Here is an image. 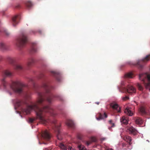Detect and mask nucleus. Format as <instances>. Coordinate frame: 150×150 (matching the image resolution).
I'll use <instances>...</instances> for the list:
<instances>
[{"label": "nucleus", "instance_id": "1", "mask_svg": "<svg viewBox=\"0 0 150 150\" xmlns=\"http://www.w3.org/2000/svg\"><path fill=\"white\" fill-rule=\"evenodd\" d=\"M42 87L45 90V93H38V98L35 102L29 105L26 100H19L17 101L16 103L19 107H22L24 105L26 106V108H22V111L26 115L30 114L32 110H34L36 113L37 118L39 119L43 123H45L47 120L44 112H48L53 117L56 115L57 114L51 106L47 105L40 108V106L43 105L45 99L49 103H51L53 101L54 98L62 102L64 101V99L60 95H53L50 93V90L52 87L48 82L44 83Z\"/></svg>", "mask_w": 150, "mask_h": 150}, {"label": "nucleus", "instance_id": "2", "mask_svg": "<svg viewBox=\"0 0 150 150\" xmlns=\"http://www.w3.org/2000/svg\"><path fill=\"white\" fill-rule=\"evenodd\" d=\"M46 120L47 122L45 123H43L40 120L41 122L44 124L46 125L47 123L50 122L52 124L53 129L55 131L57 134V137L58 139L59 140H61L62 139V134L60 131V125L57 123V120L55 119H54L53 120H50L49 119H47L46 118Z\"/></svg>", "mask_w": 150, "mask_h": 150}, {"label": "nucleus", "instance_id": "3", "mask_svg": "<svg viewBox=\"0 0 150 150\" xmlns=\"http://www.w3.org/2000/svg\"><path fill=\"white\" fill-rule=\"evenodd\" d=\"M25 86L22 82L18 81L13 82L10 85V88L14 92L19 94L23 92V88Z\"/></svg>", "mask_w": 150, "mask_h": 150}, {"label": "nucleus", "instance_id": "4", "mask_svg": "<svg viewBox=\"0 0 150 150\" xmlns=\"http://www.w3.org/2000/svg\"><path fill=\"white\" fill-rule=\"evenodd\" d=\"M139 79L146 88L149 89L150 91V75L147 73L141 74L139 75Z\"/></svg>", "mask_w": 150, "mask_h": 150}, {"label": "nucleus", "instance_id": "5", "mask_svg": "<svg viewBox=\"0 0 150 150\" xmlns=\"http://www.w3.org/2000/svg\"><path fill=\"white\" fill-rule=\"evenodd\" d=\"M149 60H150V54L146 55L143 59L138 60L136 64H132L135 65L139 69L142 70L144 68L145 64Z\"/></svg>", "mask_w": 150, "mask_h": 150}, {"label": "nucleus", "instance_id": "6", "mask_svg": "<svg viewBox=\"0 0 150 150\" xmlns=\"http://www.w3.org/2000/svg\"><path fill=\"white\" fill-rule=\"evenodd\" d=\"M27 42V38L25 34L23 33L17 38L16 42V45L19 48L24 47Z\"/></svg>", "mask_w": 150, "mask_h": 150}, {"label": "nucleus", "instance_id": "7", "mask_svg": "<svg viewBox=\"0 0 150 150\" xmlns=\"http://www.w3.org/2000/svg\"><path fill=\"white\" fill-rule=\"evenodd\" d=\"M2 75L4 78L2 79L1 82L4 88H6L8 83L6 81L5 78L7 77H11L12 75V74L8 71L6 70L3 72Z\"/></svg>", "mask_w": 150, "mask_h": 150}, {"label": "nucleus", "instance_id": "8", "mask_svg": "<svg viewBox=\"0 0 150 150\" xmlns=\"http://www.w3.org/2000/svg\"><path fill=\"white\" fill-rule=\"evenodd\" d=\"M42 138L43 140L47 142H43L42 143L44 144H47L48 143L50 142V140L51 138V136L48 132V131L46 130L43 132L42 134H41Z\"/></svg>", "mask_w": 150, "mask_h": 150}, {"label": "nucleus", "instance_id": "9", "mask_svg": "<svg viewBox=\"0 0 150 150\" xmlns=\"http://www.w3.org/2000/svg\"><path fill=\"white\" fill-rule=\"evenodd\" d=\"M20 19V16L19 15H16L12 18V22L13 26H15L19 22Z\"/></svg>", "mask_w": 150, "mask_h": 150}, {"label": "nucleus", "instance_id": "10", "mask_svg": "<svg viewBox=\"0 0 150 150\" xmlns=\"http://www.w3.org/2000/svg\"><path fill=\"white\" fill-rule=\"evenodd\" d=\"M110 106L112 108L115 112H120V108L117 103H112L110 104Z\"/></svg>", "mask_w": 150, "mask_h": 150}, {"label": "nucleus", "instance_id": "11", "mask_svg": "<svg viewBox=\"0 0 150 150\" xmlns=\"http://www.w3.org/2000/svg\"><path fill=\"white\" fill-rule=\"evenodd\" d=\"M59 146L62 150H73L71 146H66L62 143H60L59 144Z\"/></svg>", "mask_w": 150, "mask_h": 150}, {"label": "nucleus", "instance_id": "12", "mask_svg": "<svg viewBox=\"0 0 150 150\" xmlns=\"http://www.w3.org/2000/svg\"><path fill=\"white\" fill-rule=\"evenodd\" d=\"M51 73L56 78V79L58 81H60V76L59 73L52 71H51Z\"/></svg>", "mask_w": 150, "mask_h": 150}, {"label": "nucleus", "instance_id": "13", "mask_svg": "<svg viewBox=\"0 0 150 150\" xmlns=\"http://www.w3.org/2000/svg\"><path fill=\"white\" fill-rule=\"evenodd\" d=\"M66 124L69 127L74 128L75 127L74 124L73 122L71 120H68L67 121Z\"/></svg>", "mask_w": 150, "mask_h": 150}, {"label": "nucleus", "instance_id": "14", "mask_svg": "<svg viewBox=\"0 0 150 150\" xmlns=\"http://www.w3.org/2000/svg\"><path fill=\"white\" fill-rule=\"evenodd\" d=\"M133 120L137 124L141 125L143 122V120L140 118L135 117L133 118Z\"/></svg>", "mask_w": 150, "mask_h": 150}, {"label": "nucleus", "instance_id": "15", "mask_svg": "<svg viewBox=\"0 0 150 150\" xmlns=\"http://www.w3.org/2000/svg\"><path fill=\"white\" fill-rule=\"evenodd\" d=\"M35 62V61L34 59L32 57L28 58L27 60V65L29 67L32 66Z\"/></svg>", "mask_w": 150, "mask_h": 150}, {"label": "nucleus", "instance_id": "16", "mask_svg": "<svg viewBox=\"0 0 150 150\" xmlns=\"http://www.w3.org/2000/svg\"><path fill=\"white\" fill-rule=\"evenodd\" d=\"M8 46L5 43L1 42H0V48L3 50H5L7 49Z\"/></svg>", "mask_w": 150, "mask_h": 150}, {"label": "nucleus", "instance_id": "17", "mask_svg": "<svg viewBox=\"0 0 150 150\" xmlns=\"http://www.w3.org/2000/svg\"><path fill=\"white\" fill-rule=\"evenodd\" d=\"M139 111L140 113L142 115H145L146 114L145 108L144 106H141L139 109Z\"/></svg>", "mask_w": 150, "mask_h": 150}, {"label": "nucleus", "instance_id": "18", "mask_svg": "<svg viewBox=\"0 0 150 150\" xmlns=\"http://www.w3.org/2000/svg\"><path fill=\"white\" fill-rule=\"evenodd\" d=\"M8 61L11 64H13L16 62V59L14 58L8 57L7 58Z\"/></svg>", "mask_w": 150, "mask_h": 150}, {"label": "nucleus", "instance_id": "19", "mask_svg": "<svg viewBox=\"0 0 150 150\" xmlns=\"http://www.w3.org/2000/svg\"><path fill=\"white\" fill-rule=\"evenodd\" d=\"M120 122L126 125L128 123V120L125 116L122 117L120 118Z\"/></svg>", "mask_w": 150, "mask_h": 150}, {"label": "nucleus", "instance_id": "20", "mask_svg": "<svg viewBox=\"0 0 150 150\" xmlns=\"http://www.w3.org/2000/svg\"><path fill=\"white\" fill-rule=\"evenodd\" d=\"M125 112L129 116H131V111L130 108L127 107L125 110Z\"/></svg>", "mask_w": 150, "mask_h": 150}, {"label": "nucleus", "instance_id": "21", "mask_svg": "<svg viewBox=\"0 0 150 150\" xmlns=\"http://www.w3.org/2000/svg\"><path fill=\"white\" fill-rule=\"evenodd\" d=\"M107 117V115L106 113L105 112L103 115H102L100 113L99 114V118H97L98 120H99L100 119H103L105 118H106Z\"/></svg>", "mask_w": 150, "mask_h": 150}, {"label": "nucleus", "instance_id": "22", "mask_svg": "<svg viewBox=\"0 0 150 150\" xmlns=\"http://www.w3.org/2000/svg\"><path fill=\"white\" fill-rule=\"evenodd\" d=\"M125 78L127 79V81L129 82V80L131 78V72L127 73L125 74Z\"/></svg>", "mask_w": 150, "mask_h": 150}, {"label": "nucleus", "instance_id": "23", "mask_svg": "<svg viewBox=\"0 0 150 150\" xmlns=\"http://www.w3.org/2000/svg\"><path fill=\"white\" fill-rule=\"evenodd\" d=\"M125 140L126 141L129 145H131V137L129 136H126L125 138Z\"/></svg>", "mask_w": 150, "mask_h": 150}, {"label": "nucleus", "instance_id": "24", "mask_svg": "<svg viewBox=\"0 0 150 150\" xmlns=\"http://www.w3.org/2000/svg\"><path fill=\"white\" fill-rule=\"evenodd\" d=\"M109 122L111 126L108 127V128L109 130H112V128L114 127L115 126V124L114 123H112V120H109Z\"/></svg>", "mask_w": 150, "mask_h": 150}, {"label": "nucleus", "instance_id": "25", "mask_svg": "<svg viewBox=\"0 0 150 150\" xmlns=\"http://www.w3.org/2000/svg\"><path fill=\"white\" fill-rule=\"evenodd\" d=\"M35 44H33V46L31 48V49L30 50V52L31 53H35L37 52V49L35 47Z\"/></svg>", "mask_w": 150, "mask_h": 150}, {"label": "nucleus", "instance_id": "26", "mask_svg": "<svg viewBox=\"0 0 150 150\" xmlns=\"http://www.w3.org/2000/svg\"><path fill=\"white\" fill-rule=\"evenodd\" d=\"M15 69L17 70H21L23 69V67L22 65L20 64H17L15 67Z\"/></svg>", "mask_w": 150, "mask_h": 150}, {"label": "nucleus", "instance_id": "27", "mask_svg": "<svg viewBox=\"0 0 150 150\" xmlns=\"http://www.w3.org/2000/svg\"><path fill=\"white\" fill-rule=\"evenodd\" d=\"M132 134L136 135L138 133V132L137 129L132 127Z\"/></svg>", "mask_w": 150, "mask_h": 150}, {"label": "nucleus", "instance_id": "28", "mask_svg": "<svg viewBox=\"0 0 150 150\" xmlns=\"http://www.w3.org/2000/svg\"><path fill=\"white\" fill-rule=\"evenodd\" d=\"M78 147L80 150H86L85 147L81 144L79 145L78 146Z\"/></svg>", "mask_w": 150, "mask_h": 150}, {"label": "nucleus", "instance_id": "29", "mask_svg": "<svg viewBox=\"0 0 150 150\" xmlns=\"http://www.w3.org/2000/svg\"><path fill=\"white\" fill-rule=\"evenodd\" d=\"M127 91L129 93H131V87L130 84L128 85V86L127 88Z\"/></svg>", "mask_w": 150, "mask_h": 150}, {"label": "nucleus", "instance_id": "30", "mask_svg": "<svg viewBox=\"0 0 150 150\" xmlns=\"http://www.w3.org/2000/svg\"><path fill=\"white\" fill-rule=\"evenodd\" d=\"M26 6L28 7H30L32 5V3L29 1H28L26 3Z\"/></svg>", "mask_w": 150, "mask_h": 150}, {"label": "nucleus", "instance_id": "31", "mask_svg": "<svg viewBox=\"0 0 150 150\" xmlns=\"http://www.w3.org/2000/svg\"><path fill=\"white\" fill-rule=\"evenodd\" d=\"M140 91H142L143 90V87L140 84L138 83L137 85Z\"/></svg>", "mask_w": 150, "mask_h": 150}, {"label": "nucleus", "instance_id": "32", "mask_svg": "<svg viewBox=\"0 0 150 150\" xmlns=\"http://www.w3.org/2000/svg\"><path fill=\"white\" fill-rule=\"evenodd\" d=\"M4 33L7 36H8L10 34V33L7 30H5L4 31Z\"/></svg>", "mask_w": 150, "mask_h": 150}, {"label": "nucleus", "instance_id": "33", "mask_svg": "<svg viewBox=\"0 0 150 150\" xmlns=\"http://www.w3.org/2000/svg\"><path fill=\"white\" fill-rule=\"evenodd\" d=\"M122 100H123L125 101V100H127L128 99H129V98L128 97L126 96L125 97H122Z\"/></svg>", "mask_w": 150, "mask_h": 150}, {"label": "nucleus", "instance_id": "34", "mask_svg": "<svg viewBox=\"0 0 150 150\" xmlns=\"http://www.w3.org/2000/svg\"><path fill=\"white\" fill-rule=\"evenodd\" d=\"M36 118H30L29 119V122L30 123L33 122L35 120Z\"/></svg>", "mask_w": 150, "mask_h": 150}, {"label": "nucleus", "instance_id": "35", "mask_svg": "<svg viewBox=\"0 0 150 150\" xmlns=\"http://www.w3.org/2000/svg\"><path fill=\"white\" fill-rule=\"evenodd\" d=\"M91 140L92 142H96V138L94 137H91Z\"/></svg>", "mask_w": 150, "mask_h": 150}, {"label": "nucleus", "instance_id": "36", "mask_svg": "<svg viewBox=\"0 0 150 150\" xmlns=\"http://www.w3.org/2000/svg\"><path fill=\"white\" fill-rule=\"evenodd\" d=\"M132 93H135L136 92V89L132 86Z\"/></svg>", "mask_w": 150, "mask_h": 150}, {"label": "nucleus", "instance_id": "37", "mask_svg": "<svg viewBox=\"0 0 150 150\" xmlns=\"http://www.w3.org/2000/svg\"><path fill=\"white\" fill-rule=\"evenodd\" d=\"M91 143V142L90 141H86V144L87 145V146H88L90 145V144Z\"/></svg>", "mask_w": 150, "mask_h": 150}, {"label": "nucleus", "instance_id": "38", "mask_svg": "<svg viewBox=\"0 0 150 150\" xmlns=\"http://www.w3.org/2000/svg\"><path fill=\"white\" fill-rule=\"evenodd\" d=\"M30 81L34 85V82L32 79H30Z\"/></svg>", "mask_w": 150, "mask_h": 150}, {"label": "nucleus", "instance_id": "39", "mask_svg": "<svg viewBox=\"0 0 150 150\" xmlns=\"http://www.w3.org/2000/svg\"><path fill=\"white\" fill-rule=\"evenodd\" d=\"M105 138H102L101 139V140L102 141H104V140H105Z\"/></svg>", "mask_w": 150, "mask_h": 150}, {"label": "nucleus", "instance_id": "40", "mask_svg": "<svg viewBox=\"0 0 150 150\" xmlns=\"http://www.w3.org/2000/svg\"><path fill=\"white\" fill-rule=\"evenodd\" d=\"M78 137L79 139H81V137L80 136H79Z\"/></svg>", "mask_w": 150, "mask_h": 150}, {"label": "nucleus", "instance_id": "41", "mask_svg": "<svg viewBox=\"0 0 150 150\" xmlns=\"http://www.w3.org/2000/svg\"><path fill=\"white\" fill-rule=\"evenodd\" d=\"M106 150H113L112 149H108Z\"/></svg>", "mask_w": 150, "mask_h": 150}, {"label": "nucleus", "instance_id": "42", "mask_svg": "<svg viewBox=\"0 0 150 150\" xmlns=\"http://www.w3.org/2000/svg\"><path fill=\"white\" fill-rule=\"evenodd\" d=\"M125 66V65H124V64H123V65H121V67H124V66Z\"/></svg>", "mask_w": 150, "mask_h": 150}, {"label": "nucleus", "instance_id": "43", "mask_svg": "<svg viewBox=\"0 0 150 150\" xmlns=\"http://www.w3.org/2000/svg\"><path fill=\"white\" fill-rule=\"evenodd\" d=\"M95 103L97 104V105H99V103L98 102H96Z\"/></svg>", "mask_w": 150, "mask_h": 150}, {"label": "nucleus", "instance_id": "44", "mask_svg": "<svg viewBox=\"0 0 150 150\" xmlns=\"http://www.w3.org/2000/svg\"><path fill=\"white\" fill-rule=\"evenodd\" d=\"M129 131H130V133H131V131L130 130Z\"/></svg>", "mask_w": 150, "mask_h": 150}, {"label": "nucleus", "instance_id": "45", "mask_svg": "<svg viewBox=\"0 0 150 150\" xmlns=\"http://www.w3.org/2000/svg\"><path fill=\"white\" fill-rule=\"evenodd\" d=\"M132 116L133 115V113L132 112Z\"/></svg>", "mask_w": 150, "mask_h": 150}, {"label": "nucleus", "instance_id": "46", "mask_svg": "<svg viewBox=\"0 0 150 150\" xmlns=\"http://www.w3.org/2000/svg\"><path fill=\"white\" fill-rule=\"evenodd\" d=\"M9 94H10V95H11V93H10V92L9 93Z\"/></svg>", "mask_w": 150, "mask_h": 150}, {"label": "nucleus", "instance_id": "47", "mask_svg": "<svg viewBox=\"0 0 150 150\" xmlns=\"http://www.w3.org/2000/svg\"><path fill=\"white\" fill-rule=\"evenodd\" d=\"M132 75H133V74H132Z\"/></svg>", "mask_w": 150, "mask_h": 150}, {"label": "nucleus", "instance_id": "48", "mask_svg": "<svg viewBox=\"0 0 150 150\" xmlns=\"http://www.w3.org/2000/svg\"><path fill=\"white\" fill-rule=\"evenodd\" d=\"M40 33H41V31H40Z\"/></svg>", "mask_w": 150, "mask_h": 150}, {"label": "nucleus", "instance_id": "49", "mask_svg": "<svg viewBox=\"0 0 150 150\" xmlns=\"http://www.w3.org/2000/svg\"><path fill=\"white\" fill-rule=\"evenodd\" d=\"M39 143L40 144V142H39Z\"/></svg>", "mask_w": 150, "mask_h": 150}]
</instances>
